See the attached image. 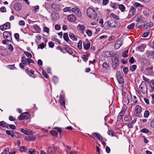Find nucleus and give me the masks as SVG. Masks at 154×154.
Listing matches in <instances>:
<instances>
[{
  "mask_svg": "<svg viewBox=\"0 0 154 154\" xmlns=\"http://www.w3.org/2000/svg\"><path fill=\"white\" fill-rule=\"evenodd\" d=\"M87 14L88 16L91 19H94L97 17V14L94 10L91 8H88Z\"/></svg>",
  "mask_w": 154,
  "mask_h": 154,
  "instance_id": "nucleus-1",
  "label": "nucleus"
},
{
  "mask_svg": "<svg viewBox=\"0 0 154 154\" xmlns=\"http://www.w3.org/2000/svg\"><path fill=\"white\" fill-rule=\"evenodd\" d=\"M21 62L23 65H26L28 64L29 65L31 63H34V61L31 59V58H28L26 59V57L23 55Z\"/></svg>",
  "mask_w": 154,
  "mask_h": 154,
  "instance_id": "nucleus-2",
  "label": "nucleus"
},
{
  "mask_svg": "<svg viewBox=\"0 0 154 154\" xmlns=\"http://www.w3.org/2000/svg\"><path fill=\"white\" fill-rule=\"evenodd\" d=\"M111 59L112 62V67L114 69H116L119 65V60L118 57L117 56L113 57H112Z\"/></svg>",
  "mask_w": 154,
  "mask_h": 154,
  "instance_id": "nucleus-3",
  "label": "nucleus"
},
{
  "mask_svg": "<svg viewBox=\"0 0 154 154\" xmlns=\"http://www.w3.org/2000/svg\"><path fill=\"white\" fill-rule=\"evenodd\" d=\"M30 117L29 113L28 112H25L22 113L20 116L18 117L19 120H21L24 119H27Z\"/></svg>",
  "mask_w": 154,
  "mask_h": 154,
  "instance_id": "nucleus-4",
  "label": "nucleus"
},
{
  "mask_svg": "<svg viewBox=\"0 0 154 154\" xmlns=\"http://www.w3.org/2000/svg\"><path fill=\"white\" fill-rule=\"evenodd\" d=\"M3 35L5 38L8 39V41L12 42V36L11 34L8 31H5L3 34Z\"/></svg>",
  "mask_w": 154,
  "mask_h": 154,
  "instance_id": "nucleus-5",
  "label": "nucleus"
},
{
  "mask_svg": "<svg viewBox=\"0 0 154 154\" xmlns=\"http://www.w3.org/2000/svg\"><path fill=\"white\" fill-rule=\"evenodd\" d=\"M108 23H110L111 27L113 28L119 27L120 25V23L118 22H116L113 20L108 21Z\"/></svg>",
  "mask_w": 154,
  "mask_h": 154,
  "instance_id": "nucleus-6",
  "label": "nucleus"
},
{
  "mask_svg": "<svg viewBox=\"0 0 154 154\" xmlns=\"http://www.w3.org/2000/svg\"><path fill=\"white\" fill-rule=\"evenodd\" d=\"M143 83H144V82H142L139 86V88L142 93H145L147 92V88L146 85L145 84H142Z\"/></svg>",
  "mask_w": 154,
  "mask_h": 154,
  "instance_id": "nucleus-7",
  "label": "nucleus"
},
{
  "mask_svg": "<svg viewBox=\"0 0 154 154\" xmlns=\"http://www.w3.org/2000/svg\"><path fill=\"white\" fill-rule=\"evenodd\" d=\"M116 75L117 79L119 83L121 84H123L124 83V79L120 72H116Z\"/></svg>",
  "mask_w": 154,
  "mask_h": 154,
  "instance_id": "nucleus-8",
  "label": "nucleus"
},
{
  "mask_svg": "<svg viewBox=\"0 0 154 154\" xmlns=\"http://www.w3.org/2000/svg\"><path fill=\"white\" fill-rule=\"evenodd\" d=\"M83 44L84 49L86 50L89 49L91 46L90 42H89L88 39H86L85 42H83Z\"/></svg>",
  "mask_w": 154,
  "mask_h": 154,
  "instance_id": "nucleus-9",
  "label": "nucleus"
},
{
  "mask_svg": "<svg viewBox=\"0 0 154 154\" xmlns=\"http://www.w3.org/2000/svg\"><path fill=\"white\" fill-rule=\"evenodd\" d=\"M10 28V23L7 22L5 24L0 26V29L2 31H4Z\"/></svg>",
  "mask_w": 154,
  "mask_h": 154,
  "instance_id": "nucleus-10",
  "label": "nucleus"
},
{
  "mask_svg": "<svg viewBox=\"0 0 154 154\" xmlns=\"http://www.w3.org/2000/svg\"><path fill=\"white\" fill-rule=\"evenodd\" d=\"M122 39L118 40L115 43V48L116 49H118L122 45Z\"/></svg>",
  "mask_w": 154,
  "mask_h": 154,
  "instance_id": "nucleus-11",
  "label": "nucleus"
},
{
  "mask_svg": "<svg viewBox=\"0 0 154 154\" xmlns=\"http://www.w3.org/2000/svg\"><path fill=\"white\" fill-rule=\"evenodd\" d=\"M67 19L69 21L72 22H74L76 20V17L73 14L69 15L67 17Z\"/></svg>",
  "mask_w": 154,
  "mask_h": 154,
  "instance_id": "nucleus-12",
  "label": "nucleus"
},
{
  "mask_svg": "<svg viewBox=\"0 0 154 154\" xmlns=\"http://www.w3.org/2000/svg\"><path fill=\"white\" fill-rule=\"evenodd\" d=\"M35 139V137L34 135L28 136L25 137V139L27 141H34Z\"/></svg>",
  "mask_w": 154,
  "mask_h": 154,
  "instance_id": "nucleus-13",
  "label": "nucleus"
},
{
  "mask_svg": "<svg viewBox=\"0 0 154 154\" xmlns=\"http://www.w3.org/2000/svg\"><path fill=\"white\" fill-rule=\"evenodd\" d=\"M14 9L17 11H20L22 8V6L19 3H16L14 5Z\"/></svg>",
  "mask_w": 154,
  "mask_h": 154,
  "instance_id": "nucleus-14",
  "label": "nucleus"
},
{
  "mask_svg": "<svg viewBox=\"0 0 154 154\" xmlns=\"http://www.w3.org/2000/svg\"><path fill=\"white\" fill-rule=\"evenodd\" d=\"M64 96L63 95H60V102L61 105L63 106L65 108V99H64Z\"/></svg>",
  "mask_w": 154,
  "mask_h": 154,
  "instance_id": "nucleus-15",
  "label": "nucleus"
},
{
  "mask_svg": "<svg viewBox=\"0 0 154 154\" xmlns=\"http://www.w3.org/2000/svg\"><path fill=\"white\" fill-rule=\"evenodd\" d=\"M103 54L108 57H111L114 55V52L112 51H105L103 53Z\"/></svg>",
  "mask_w": 154,
  "mask_h": 154,
  "instance_id": "nucleus-16",
  "label": "nucleus"
},
{
  "mask_svg": "<svg viewBox=\"0 0 154 154\" xmlns=\"http://www.w3.org/2000/svg\"><path fill=\"white\" fill-rule=\"evenodd\" d=\"M92 135L93 136L95 135L96 137L99 140L101 141L103 139L102 137L98 133H93L92 134Z\"/></svg>",
  "mask_w": 154,
  "mask_h": 154,
  "instance_id": "nucleus-17",
  "label": "nucleus"
},
{
  "mask_svg": "<svg viewBox=\"0 0 154 154\" xmlns=\"http://www.w3.org/2000/svg\"><path fill=\"white\" fill-rule=\"evenodd\" d=\"M135 111L137 113L139 114L142 111V109L141 107L139 105H137L135 108Z\"/></svg>",
  "mask_w": 154,
  "mask_h": 154,
  "instance_id": "nucleus-18",
  "label": "nucleus"
},
{
  "mask_svg": "<svg viewBox=\"0 0 154 154\" xmlns=\"http://www.w3.org/2000/svg\"><path fill=\"white\" fill-rule=\"evenodd\" d=\"M136 13V9L133 7H131L129 12V14L131 16L134 15Z\"/></svg>",
  "mask_w": 154,
  "mask_h": 154,
  "instance_id": "nucleus-19",
  "label": "nucleus"
},
{
  "mask_svg": "<svg viewBox=\"0 0 154 154\" xmlns=\"http://www.w3.org/2000/svg\"><path fill=\"white\" fill-rule=\"evenodd\" d=\"M77 28L79 30L83 31L85 29V27L82 24H79L77 26Z\"/></svg>",
  "mask_w": 154,
  "mask_h": 154,
  "instance_id": "nucleus-20",
  "label": "nucleus"
},
{
  "mask_svg": "<svg viewBox=\"0 0 154 154\" xmlns=\"http://www.w3.org/2000/svg\"><path fill=\"white\" fill-rule=\"evenodd\" d=\"M127 99L128 100V103H130L131 104H133L134 103V101H133L132 100V97L131 95H128Z\"/></svg>",
  "mask_w": 154,
  "mask_h": 154,
  "instance_id": "nucleus-21",
  "label": "nucleus"
},
{
  "mask_svg": "<svg viewBox=\"0 0 154 154\" xmlns=\"http://www.w3.org/2000/svg\"><path fill=\"white\" fill-rule=\"evenodd\" d=\"M9 126L8 124L5 122L4 121L0 122V126L2 127H8Z\"/></svg>",
  "mask_w": 154,
  "mask_h": 154,
  "instance_id": "nucleus-22",
  "label": "nucleus"
},
{
  "mask_svg": "<svg viewBox=\"0 0 154 154\" xmlns=\"http://www.w3.org/2000/svg\"><path fill=\"white\" fill-rule=\"evenodd\" d=\"M63 38L65 41L67 42H68V41L69 40V39L67 33L66 32L64 33L63 35Z\"/></svg>",
  "mask_w": 154,
  "mask_h": 154,
  "instance_id": "nucleus-23",
  "label": "nucleus"
},
{
  "mask_svg": "<svg viewBox=\"0 0 154 154\" xmlns=\"http://www.w3.org/2000/svg\"><path fill=\"white\" fill-rule=\"evenodd\" d=\"M14 130H6V133L7 134L11 136L12 137H13V133L14 132Z\"/></svg>",
  "mask_w": 154,
  "mask_h": 154,
  "instance_id": "nucleus-24",
  "label": "nucleus"
},
{
  "mask_svg": "<svg viewBox=\"0 0 154 154\" xmlns=\"http://www.w3.org/2000/svg\"><path fill=\"white\" fill-rule=\"evenodd\" d=\"M51 18L53 20L56 21L58 19V17H57V14L54 13L52 14Z\"/></svg>",
  "mask_w": 154,
  "mask_h": 154,
  "instance_id": "nucleus-25",
  "label": "nucleus"
},
{
  "mask_svg": "<svg viewBox=\"0 0 154 154\" xmlns=\"http://www.w3.org/2000/svg\"><path fill=\"white\" fill-rule=\"evenodd\" d=\"M69 36L70 38L73 41H76L77 40V39L76 37L75 36L73 33H70L69 35Z\"/></svg>",
  "mask_w": 154,
  "mask_h": 154,
  "instance_id": "nucleus-26",
  "label": "nucleus"
},
{
  "mask_svg": "<svg viewBox=\"0 0 154 154\" xmlns=\"http://www.w3.org/2000/svg\"><path fill=\"white\" fill-rule=\"evenodd\" d=\"M33 27L35 31L37 32H39L41 30V29L40 27L37 24L33 26Z\"/></svg>",
  "mask_w": 154,
  "mask_h": 154,
  "instance_id": "nucleus-27",
  "label": "nucleus"
},
{
  "mask_svg": "<svg viewBox=\"0 0 154 154\" xmlns=\"http://www.w3.org/2000/svg\"><path fill=\"white\" fill-rule=\"evenodd\" d=\"M146 47V46L144 44H142L138 48L140 51L142 52L144 51V50Z\"/></svg>",
  "mask_w": 154,
  "mask_h": 154,
  "instance_id": "nucleus-28",
  "label": "nucleus"
},
{
  "mask_svg": "<svg viewBox=\"0 0 154 154\" xmlns=\"http://www.w3.org/2000/svg\"><path fill=\"white\" fill-rule=\"evenodd\" d=\"M75 14L79 17H80L81 16V11L78 8L77 9V10L75 11Z\"/></svg>",
  "mask_w": 154,
  "mask_h": 154,
  "instance_id": "nucleus-29",
  "label": "nucleus"
},
{
  "mask_svg": "<svg viewBox=\"0 0 154 154\" xmlns=\"http://www.w3.org/2000/svg\"><path fill=\"white\" fill-rule=\"evenodd\" d=\"M15 137L17 138H19L20 137V134L16 132L15 131H14L13 133V137Z\"/></svg>",
  "mask_w": 154,
  "mask_h": 154,
  "instance_id": "nucleus-30",
  "label": "nucleus"
},
{
  "mask_svg": "<svg viewBox=\"0 0 154 154\" xmlns=\"http://www.w3.org/2000/svg\"><path fill=\"white\" fill-rule=\"evenodd\" d=\"M27 150L26 147L24 146H21L20 148V151L21 152H26Z\"/></svg>",
  "mask_w": 154,
  "mask_h": 154,
  "instance_id": "nucleus-31",
  "label": "nucleus"
},
{
  "mask_svg": "<svg viewBox=\"0 0 154 154\" xmlns=\"http://www.w3.org/2000/svg\"><path fill=\"white\" fill-rule=\"evenodd\" d=\"M50 133L53 136L57 137L58 135V133L57 132L55 131H51L50 132Z\"/></svg>",
  "mask_w": 154,
  "mask_h": 154,
  "instance_id": "nucleus-32",
  "label": "nucleus"
},
{
  "mask_svg": "<svg viewBox=\"0 0 154 154\" xmlns=\"http://www.w3.org/2000/svg\"><path fill=\"white\" fill-rule=\"evenodd\" d=\"M65 50L69 54H72L73 52L72 50L69 48L66 47L65 49Z\"/></svg>",
  "mask_w": 154,
  "mask_h": 154,
  "instance_id": "nucleus-33",
  "label": "nucleus"
},
{
  "mask_svg": "<svg viewBox=\"0 0 154 154\" xmlns=\"http://www.w3.org/2000/svg\"><path fill=\"white\" fill-rule=\"evenodd\" d=\"M82 42L81 40H80L78 44L77 47L78 49H82Z\"/></svg>",
  "mask_w": 154,
  "mask_h": 154,
  "instance_id": "nucleus-34",
  "label": "nucleus"
},
{
  "mask_svg": "<svg viewBox=\"0 0 154 154\" xmlns=\"http://www.w3.org/2000/svg\"><path fill=\"white\" fill-rule=\"evenodd\" d=\"M119 9L122 12H124L125 11V8L124 5H119Z\"/></svg>",
  "mask_w": 154,
  "mask_h": 154,
  "instance_id": "nucleus-35",
  "label": "nucleus"
},
{
  "mask_svg": "<svg viewBox=\"0 0 154 154\" xmlns=\"http://www.w3.org/2000/svg\"><path fill=\"white\" fill-rule=\"evenodd\" d=\"M24 54L26 55V56L29 57L28 58H32V55L31 54L28 52L27 51H24Z\"/></svg>",
  "mask_w": 154,
  "mask_h": 154,
  "instance_id": "nucleus-36",
  "label": "nucleus"
},
{
  "mask_svg": "<svg viewBox=\"0 0 154 154\" xmlns=\"http://www.w3.org/2000/svg\"><path fill=\"white\" fill-rule=\"evenodd\" d=\"M108 63L106 61H105L103 64V66L106 69H107L108 67Z\"/></svg>",
  "mask_w": 154,
  "mask_h": 154,
  "instance_id": "nucleus-37",
  "label": "nucleus"
},
{
  "mask_svg": "<svg viewBox=\"0 0 154 154\" xmlns=\"http://www.w3.org/2000/svg\"><path fill=\"white\" fill-rule=\"evenodd\" d=\"M36 151L34 149H30L29 151V154H35L36 152Z\"/></svg>",
  "mask_w": 154,
  "mask_h": 154,
  "instance_id": "nucleus-38",
  "label": "nucleus"
},
{
  "mask_svg": "<svg viewBox=\"0 0 154 154\" xmlns=\"http://www.w3.org/2000/svg\"><path fill=\"white\" fill-rule=\"evenodd\" d=\"M137 68V66L135 65H133L130 67V69L132 71H134Z\"/></svg>",
  "mask_w": 154,
  "mask_h": 154,
  "instance_id": "nucleus-39",
  "label": "nucleus"
},
{
  "mask_svg": "<svg viewBox=\"0 0 154 154\" xmlns=\"http://www.w3.org/2000/svg\"><path fill=\"white\" fill-rule=\"evenodd\" d=\"M86 32L87 35L89 36H91L92 35V32L90 29L86 30Z\"/></svg>",
  "mask_w": 154,
  "mask_h": 154,
  "instance_id": "nucleus-40",
  "label": "nucleus"
},
{
  "mask_svg": "<svg viewBox=\"0 0 154 154\" xmlns=\"http://www.w3.org/2000/svg\"><path fill=\"white\" fill-rule=\"evenodd\" d=\"M135 24L134 23H132L131 24L127 26V28L129 29H132L134 26Z\"/></svg>",
  "mask_w": 154,
  "mask_h": 154,
  "instance_id": "nucleus-41",
  "label": "nucleus"
},
{
  "mask_svg": "<svg viewBox=\"0 0 154 154\" xmlns=\"http://www.w3.org/2000/svg\"><path fill=\"white\" fill-rule=\"evenodd\" d=\"M63 11L65 12L71 11V8L70 7H66L64 9Z\"/></svg>",
  "mask_w": 154,
  "mask_h": 154,
  "instance_id": "nucleus-42",
  "label": "nucleus"
},
{
  "mask_svg": "<svg viewBox=\"0 0 154 154\" xmlns=\"http://www.w3.org/2000/svg\"><path fill=\"white\" fill-rule=\"evenodd\" d=\"M110 23H108V21L106 22L105 23V28L106 29H109L110 27H111V26H110Z\"/></svg>",
  "mask_w": 154,
  "mask_h": 154,
  "instance_id": "nucleus-43",
  "label": "nucleus"
},
{
  "mask_svg": "<svg viewBox=\"0 0 154 154\" xmlns=\"http://www.w3.org/2000/svg\"><path fill=\"white\" fill-rule=\"evenodd\" d=\"M149 115V112L148 111L146 110L144 114V117L145 118H147Z\"/></svg>",
  "mask_w": 154,
  "mask_h": 154,
  "instance_id": "nucleus-44",
  "label": "nucleus"
},
{
  "mask_svg": "<svg viewBox=\"0 0 154 154\" xmlns=\"http://www.w3.org/2000/svg\"><path fill=\"white\" fill-rule=\"evenodd\" d=\"M140 131L143 133H147L149 132V130L148 129L144 128L141 129Z\"/></svg>",
  "mask_w": 154,
  "mask_h": 154,
  "instance_id": "nucleus-45",
  "label": "nucleus"
},
{
  "mask_svg": "<svg viewBox=\"0 0 154 154\" xmlns=\"http://www.w3.org/2000/svg\"><path fill=\"white\" fill-rule=\"evenodd\" d=\"M133 5L136 8L142 7V5L141 4L137 2L134 3L133 4Z\"/></svg>",
  "mask_w": 154,
  "mask_h": 154,
  "instance_id": "nucleus-46",
  "label": "nucleus"
},
{
  "mask_svg": "<svg viewBox=\"0 0 154 154\" xmlns=\"http://www.w3.org/2000/svg\"><path fill=\"white\" fill-rule=\"evenodd\" d=\"M21 131L23 133H24L26 135H28L29 134V132L26 130H24L23 128L21 129Z\"/></svg>",
  "mask_w": 154,
  "mask_h": 154,
  "instance_id": "nucleus-47",
  "label": "nucleus"
},
{
  "mask_svg": "<svg viewBox=\"0 0 154 154\" xmlns=\"http://www.w3.org/2000/svg\"><path fill=\"white\" fill-rule=\"evenodd\" d=\"M8 49L10 51H13L14 49V48L11 45L9 44L8 45Z\"/></svg>",
  "mask_w": 154,
  "mask_h": 154,
  "instance_id": "nucleus-48",
  "label": "nucleus"
},
{
  "mask_svg": "<svg viewBox=\"0 0 154 154\" xmlns=\"http://www.w3.org/2000/svg\"><path fill=\"white\" fill-rule=\"evenodd\" d=\"M9 152V149L7 148L5 149L3 152H2L1 154H7L8 152Z\"/></svg>",
  "mask_w": 154,
  "mask_h": 154,
  "instance_id": "nucleus-49",
  "label": "nucleus"
},
{
  "mask_svg": "<svg viewBox=\"0 0 154 154\" xmlns=\"http://www.w3.org/2000/svg\"><path fill=\"white\" fill-rule=\"evenodd\" d=\"M143 17L142 15H139L137 16V22H138L140 20H141L143 19Z\"/></svg>",
  "mask_w": 154,
  "mask_h": 154,
  "instance_id": "nucleus-50",
  "label": "nucleus"
},
{
  "mask_svg": "<svg viewBox=\"0 0 154 154\" xmlns=\"http://www.w3.org/2000/svg\"><path fill=\"white\" fill-rule=\"evenodd\" d=\"M107 134L113 137V131L112 130L109 131L107 132Z\"/></svg>",
  "mask_w": 154,
  "mask_h": 154,
  "instance_id": "nucleus-51",
  "label": "nucleus"
},
{
  "mask_svg": "<svg viewBox=\"0 0 154 154\" xmlns=\"http://www.w3.org/2000/svg\"><path fill=\"white\" fill-rule=\"evenodd\" d=\"M42 75L45 76L46 78H48V75L47 74L45 71L43 70L42 72Z\"/></svg>",
  "mask_w": 154,
  "mask_h": 154,
  "instance_id": "nucleus-52",
  "label": "nucleus"
},
{
  "mask_svg": "<svg viewBox=\"0 0 154 154\" xmlns=\"http://www.w3.org/2000/svg\"><path fill=\"white\" fill-rule=\"evenodd\" d=\"M123 71L125 74L127 73L128 71V69L127 67H124L123 68Z\"/></svg>",
  "mask_w": 154,
  "mask_h": 154,
  "instance_id": "nucleus-53",
  "label": "nucleus"
},
{
  "mask_svg": "<svg viewBox=\"0 0 154 154\" xmlns=\"http://www.w3.org/2000/svg\"><path fill=\"white\" fill-rule=\"evenodd\" d=\"M109 2V0H103V5H107Z\"/></svg>",
  "mask_w": 154,
  "mask_h": 154,
  "instance_id": "nucleus-54",
  "label": "nucleus"
},
{
  "mask_svg": "<svg viewBox=\"0 0 154 154\" xmlns=\"http://www.w3.org/2000/svg\"><path fill=\"white\" fill-rule=\"evenodd\" d=\"M110 15L113 17V18L116 20H118V18L117 16L115 14L112 13L110 14Z\"/></svg>",
  "mask_w": 154,
  "mask_h": 154,
  "instance_id": "nucleus-55",
  "label": "nucleus"
},
{
  "mask_svg": "<svg viewBox=\"0 0 154 154\" xmlns=\"http://www.w3.org/2000/svg\"><path fill=\"white\" fill-rule=\"evenodd\" d=\"M149 32H147L145 33H144V34L143 35L142 37H146L149 35Z\"/></svg>",
  "mask_w": 154,
  "mask_h": 154,
  "instance_id": "nucleus-56",
  "label": "nucleus"
},
{
  "mask_svg": "<svg viewBox=\"0 0 154 154\" xmlns=\"http://www.w3.org/2000/svg\"><path fill=\"white\" fill-rule=\"evenodd\" d=\"M54 129H57L59 133H60L62 132L61 128H60L58 127H54Z\"/></svg>",
  "mask_w": 154,
  "mask_h": 154,
  "instance_id": "nucleus-57",
  "label": "nucleus"
},
{
  "mask_svg": "<svg viewBox=\"0 0 154 154\" xmlns=\"http://www.w3.org/2000/svg\"><path fill=\"white\" fill-rule=\"evenodd\" d=\"M0 11L2 12H5L6 11V9L5 7H2L0 8Z\"/></svg>",
  "mask_w": 154,
  "mask_h": 154,
  "instance_id": "nucleus-58",
  "label": "nucleus"
},
{
  "mask_svg": "<svg viewBox=\"0 0 154 154\" xmlns=\"http://www.w3.org/2000/svg\"><path fill=\"white\" fill-rule=\"evenodd\" d=\"M14 36L16 39L17 40L19 39V34L17 33H15L14 35Z\"/></svg>",
  "mask_w": 154,
  "mask_h": 154,
  "instance_id": "nucleus-59",
  "label": "nucleus"
},
{
  "mask_svg": "<svg viewBox=\"0 0 154 154\" xmlns=\"http://www.w3.org/2000/svg\"><path fill=\"white\" fill-rule=\"evenodd\" d=\"M106 151L107 153H109L110 151V148L108 146H106Z\"/></svg>",
  "mask_w": 154,
  "mask_h": 154,
  "instance_id": "nucleus-60",
  "label": "nucleus"
},
{
  "mask_svg": "<svg viewBox=\"0 0 154 154\" xmlns=\"http://www.w3.org/2000/svg\"><path fill=\"white\" fill-rule=\"evenodd\" d=\"M152 85H151L150 86L152 91H154V80H152Z\"/></svg>",
  "mask_w": 154,
  "mask_h": 154,
  "instance_id": "nucleus-61",
  "label": "nucleus"
},
{
  "mask_svg": "<svg viewBox=\"0 0 154 154\" xmlns=\"http://www.w3.org/2000/svg\"><path fill=\"white\" fill-rule=\"evenodd\" d=\"M147 24V26H148L149 28L151 27L153 25V23L151 22L148 23Z\"/></svg>",
  "mask_w": 154,
  "mask_h": 154,
  "instance_id": "nucleus-62",
  "label": "nucleus"
},
{
  "mask_svg": "<svg viewBox=\"0 0 154 154\" xmlns=\"http://www.w3.org/2000/svg\"><path fill=\"white\" fill-rule=\"evenodd\" d=\"M55 29L57 30H59L60 29V25L57 24L55 26Z\"/></svg>",
  "mask_w": 154,
  "mask_h": 154,
  "instance_id": "nucleus-63",
  "label": "nucleus"
},
{
  "mask_svg": "<svg viewBox=\"0 0 154 154\" xmlns=\"http://www.w3.org/2000/svg\"><path fill=\"white\" fill-rule=\"evenodd\" d=\"M151 126L154 128V119H153L150 122Z\"/></svg>",
  "mask_w": 154,
  "mask_h": 154,
  "instance_id": "nucleus-64",
  "label": "nucleus"
}]
</instances>
